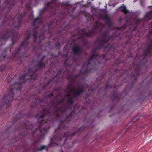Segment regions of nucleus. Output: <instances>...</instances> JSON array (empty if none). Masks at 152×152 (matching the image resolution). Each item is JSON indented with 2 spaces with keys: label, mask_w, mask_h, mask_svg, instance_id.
Segmentation results:
<instances>
[{
  "label": "nucleus",
  "mask_w": 152,
  "mask_h": 152,
  "mask_svg": "<svg viewBox=\"0 0 152 152\" xmlns=\"http://www.w3.org/2000/svg\"><path fill=\"white\" fill-rule=\"evenodd\" d=\"M37 123L32 124L28 121H23L22 126H16L14 128L15 130H20L18 135L12 138L10 142L8 144V146H11L9 149V152H28L31 150L40 151L45 149L46 152H48V148L50 146H61L65 145L66 142L62 139L61 137L58 132H55L56 134L54 136L50 139V143L47 146L41 145L39 147L38 146L39 144V141L37 140L33 142L32 145L30 147L28 142L24 139L26 137H31L33 138H37L39 139H44L49 128L48 129L47 132L43 135L44 128L41 125L40 127H38L35 129L33 125H37Z\"/></svg>",
  "instance_id": "f257e3e1"
},
{
  "label": "nucleus",
  "mask_w": 152,
  "mask_h": 152,
  "mask_svg": "<svg viewBox=\"0 0 152 152\" xmlns=\"http://www.w3.org/2000/svg\"><path fill=\"white\" fill-rule=\"evenodd\" d=\"M55 20H52L49 23H47L43 25L42 30L44 32L42 33L38 36V41H37V32L33 30H30L28 32L27 37L24 38L23 41L21 45L16 48L15 49L12 55L10 56L8 55H5L3 57L4 61L7 62H11L13 61H17L19 58H22L23 57H26L27 56L25 55V53L22 51V49L24 50L28 45L29 42H28V39L30 36L32 35L34 37V42L40 43L41 40L44 39L45 37V32H47V34H50V37L53 36V31H55L57 28V26H55Z\"/></svg>",
  "instance_id": "f03ea898"
},
{
  "label": "nucleus",
  "mask_w": 152,
  "mask_h": 152,
  "mask_svg": "<svg viewBox=\"0 0 152 152\" xmlns=\"http://www.w3.org/2000/svg\"><path fill=\"white\" fill-rule=\"evenodd\" d=\"M58 96H56L53 100L49 103L47 104V105L43 108L41 111L42 115H37L36 118L38 121L37 125H33L36 129L39 126L42 125L44 128V132L43 135L47 132L48 129L50 127V124L48 122H52L53 120H58V114L59 113L60 107H58V104L63 103L64 99L61 98V95L60 96L61 98L58 99Z\"/></svg>",
  "instance_id": "7ed1b4c3"
},
{
  "label": "nucleus",
  "mask_w": 152,
  "mask_h": 152,
  "mask_svg": "<svg viewBox=\"0 0 152 152\" xmlns=\"http://www.w3.org/2000/svg\"><path fill=\"white\" fill-rule=\"evenodd\" d=\"M38 70L33 67H31L28 70L27 73H23L20 76L18 81L13 84L10 89L7 91V95L3 98V101L0 105V113H1V110L4 107L7 108L11 105V102L14 100V91H19L21 89L22 87V83H25L26 81V76L28 75L30 79H36L37 75L35 73Z\"/></svg>",
  "instance_id": "20e7f679"
},
{
  "label": "nucleus",
  "mask_w": 152,
  "mask_h": 152,
  "mask_svg": "<svg viewBox=\"0 0 152 152\" xmlns=\"http://www.w3.org/2000/svg\"><path fill=\"white\" fill-rule=\"evenodd\" d=\"M69 1H67L64 3H59V0H52L51 1L47 3V5L49 6L52 12L55 14H58V17H61L68 13L72 14L76 7H73L72 4H69Z\"/></svg>",
  "instance_id": "39448f33"
},
{
  "label": "nucleus",
  "mask_w": 152,
  "mask_h": 152,
  "mask_svg": "<svg viewBox=\"0 0 152 152\" xmlns=\"http://www.w3.org/2000/svg\"><path fill=\"white\" fill-rule=\"evenodd\" d=\"M75 101L73 97H71L69 98L67 100V103L69 104L68 105H62L61 107L59 113L58 114V120H53V122H60L61 123L65 121L66 119L72 118L73 116L72 114L75 113L74 110H72V104Z\"/></svg>",
  "instance_id": "423d86ee"
},
{
  "label": "nucleus",
  "mask_w": 152,
  "mask_h": 152,
  "mask_svg": "<svg viewBox=\"0 0 152 152\" xmlns=\"http://www.w3.org/2000/svg\"><path fill=\"white\" fill-rule=\"evenodd\" d=\"M110 39V37L108 33L106 32H103L102 35V38H98L95 41L94 44L97 42V45L92 50V55L91 56L94 58L95 60H96L97 57H99L101 59V61L103 60L105 56V55L103 54L99 56V53H97V50L98 49H105L106 46L105 45V44L107 43L108 40Z\"/></svg>",
  "instance_id": "0eeeda50"
},
{
  "label": "nucleus",
  "mask_w": 152,
  "mask_h": 152,
  "mask_svg": "<svg viewBox=\"0 0 152 152\" xmlns=\"http://www.w3.org/2000/svg\"><path fill=\"white\" fill-rule=\"evenodd\" d=\"M92 123V122L90 123L89 121H88L86 124H85L84 125L81 126L77 129L76 131L72 132L70 133H69L68 132L66 133L62 129H61L60 125L59 124H58V128L55 129V132H58L62 139L66 142L65 143V145L68 140H71V138L75 135H79L83 131L88 124L91 126Z\"/></svg>",
  "instance_id": "6e6552de"
},
{
  "label": "nucleus",
  "mask_w": 152,
  "mask_h": 152,
  "mask_svg": "<svg viewBox=\"0 0 152 152\" xmlns=\"http://www.w3.org/2000/svg\"><path fill=\"white\" fill-rule=\"evenodd\" d=\"M22 113L23 111L20 112L12 120L11 122V124H12V125L7 126L5 131L3 132H0V143L2 141L4 140V138L6 137H8L9 136V134L12 132V126L15 124V122L18 119L23 118L25 116L30 118H31L33 116L32 114L30 113L24 114H22Z\"/></svg>",
  "instance_id": "1a4fd4ad"
},
{
  "label": "nucleus",
  "mask_w": 152,
  "mask_h": 152,
  "mask_svg": "<svg viewBox=\"0 0 152 152\" xmlns=\"http://www.w3.org/2000/svg\"><path fill=\"white\" fill-rule=\"evenodd\" d=\"M54 15L55 13L52 12L49 6L47 5V4L41 10L39 13L40 16L34 19L32 23L33 26L35 27L36 25L42 23V20L44 19L45 20H46Z\"/></svg>",
  "instance_id": "9d476101"
},
{
  "label": "nucleus",
  "mask_w": 152,
  "mask_h": 152,
  "mask_svg": "<svg viewBox=\"0 0 152 152\" xmlns=\"http://www.w3.org/2000/svg\"><path fill=\"white\" fill-rule=\"evenodd\" d=\"M53 96V93L49 94L47 96L44 97L42 98L37 97V95L35 94H34L33 95H29L26 96V98L24 100H25L27 103H28L29 101H32L31 108V109L35 107L37 104L41 102H43L47 103L49 99Z\"/></svg>",
  "instance_id": "9b49d317"
},
{
  "label": "nucleus",
  "mask_w": 152,
  "mask_h": 152,
  "mask_svg": "<svg viewBox=\"0 0 152 152\" xmlns=\"http://www.w3.org/2000/svg\"><path fill=\"white\" fill-rule=\"evenodd\" d=\"M45 55L39 54L38 55L37 58L39 59V60L37 61V64L35 65L36 67L39 68H44L45 67L48 63L47 61L42 62V61L45 57Z\"/></svg>",
  "instance_id": "f8f14e48"
},
{
  "label": "nucleus",
  "mask_w": 152,
  "mask_h": 152,
  "mask_svg": "<svg viewBox=\"0 0 152 152\" xmlns=\"http://www.w3.org/2000/svg\"><path fill=\"white\" fill-rule=\"evenodd\" d=\"M73 54L78 56H80L83 53L82 47L75 44H74L72 48Z\"/></svg>",
  "instance_id": "ddd939ff"
},
{
  "label": "nucleus",
  "mask_w": 152,
  "mask_h": 152,
  "mask_svg": "<svg viewBox=\"0 0 152 152\" xmlns=\"http://www.w3.org/2000/svg\"><path fill=\"white\" fill-rule=\"evenodd\" d=\"M78 34H82V35L80 36V37L82 38L83 39H85V37L83 36H85L88 37H91L92 36L93 34V32L92 30L89 31L87 32H85L83 31L82 29L78 31Z\"/></svg>",
  "instance_id": "4468645a"
},
{
  "label": "nucleus",
  "mask_w": 152,
  "mask_h": 152,
  "mask_svg": "<svg viewBox=\"0 0 152 152\" xmlns=\"http://www.w3.org/2000/svg\"><path fill=\"white\" fill-rule=\"evenodd\" d=\"M84 91L83 87V86H81L78 87L75 91H73L71 90V92H73L74 96L76 97L80 96Z\"/></svg>",
  "instance_id": "2eb2a0df"
},
{
  "label": "nucleus",
  "mask_w": 152,
  "mask_h": 152,
  "mask_svg": "<svg viewBox=\"0 0 152 152\" xmlns=\"http://www.w3.org/2000/svg\"><path fill=\"white\" fill-rule=\"evenodd\" d=\"M122 95V93H118L116 91H115L112 94L111 98L113 101L116 100L119 101Z\"/></svg>",
  "instance_id": "dca6fc26"
},
{
  "label": "nucleus",
  "mask_w": 152,
  "mask_h": 152,
  "mask_svg": "<svg viewBox=\"0 0 152 152\" xmlns=\"http://www.w3.org/2000/svg\"><path fill=\"white\" fill-rule=\"evenodd\" d=\"M60 40L61 37H58L56 36V37L53 38V40L56 41L57 42H58V43H56L54 45L53 47H50V48L52 49L54 48H56V49H60L61 47L60 44L59 43V42Z\"/></svg>",
  "instance_id": "f3484780"
},
{
  "label": "nucleus",
  "mask_w": 152,
  "mask_h": 152,
  "mask_svg": "<svg viewBox=\"0 0 152 152\" xmlns=\"http://www.w3.org/2000/svg\"><path fill=\"white\" fill-rule=\"evenodd\" d=\"M58 31L57 32H56V34L57 35L56 36L58 35H59L60 34H61L62 33H64V32H63L64 30L63 29V27L62 26H61L60 27H58L57 28Z\"/></svg>",
  "instance_id": "a211bd4d"
},
{
  "label": "nucleus",
  "mask_w": 152,
  "mask_h": 152,
  "mask_svg": "<svg viewBox=\"0 0 152 152\" xmlns=\"http://www.w3.org/2000/svg\"><path fill=\"white\" fill-rule=\"evenodd\" d=\"M50 80H48L47 81V82L44 84V83H42L41 86H42L41 87V89L42 90H45L46 88L48 87V86L50 85Z\"/></svg>",
  "instance_id": "6ab92c4d"
},
{
  "label": "nucleus",
  "mask_w": 152,
  "mask_h": 152,
  "mask_svg": "<svg viewBox=\"0 0 152 152\" xmlns=\"http://www.w3.org/2000/svg\"><path fill=\"white\" fill-rule=\"evenodd\" d=\"M124 7V8L122 9L121 10V11H122L124 13H128L129 12V11L127 10L126 9V7L124 5V4H122V5L121 6L119 7L118 8H117V9L118 10H119L122 7Z\"/></svg>",
  "instance_id": "aec40b11"
},
{
  "label": "nucleus",
  "mask_w": 152,
  "mask_h": 152,
  "mask_svg": "<svg viewBox=\"0 0 152 152\" xmlns=\"http://www.w3.org/2000/svg\"><path fill=\"white\" fill-rule=\"evenodd\" d=\"M89 71L85 68L83 69L82 67L81 69L79 70L78 71V73L80 75L86 73V72H89Z\"/></svg>",
  "instance_id": "412c9836"
},
{
  "label": "nucleus",
  "mask_w": 152,
  "mask_h": 152,
  "mask_svg": "<svg viewBox=\"0 0 152 152\" xmlns=\"http://www.w3.org/2000/svg\"><path fill=\"white\" fill-rule=\"evenodd\" d=\"M64 72V70H58L57 71L56 70V72H55V73L54 76L55 77L57 76Z\"/></svg>",
  "instance_id": "4be33fe9"
},
{
  "label": "nucleus",
  "mask_w": 152,
  "mask_h": 152,
  "mask_svg": "<svg viewBox=\"0 0 152 152\" xmlns=\"http://www.w3.org/2000/svg\"><path fill=\"white\" fill-rule=\"evenodd\" d=\"M90 63L89 61H87L86 62L84 63L83 66H82V68L83 69L85 68L87 70H88V66L90 64Z\"/></svg>",
  "instance_id": "5701e85b"
},
{
  "label": "nucleus",
  "mask_w": 152,
  "mask_h": 152,
  "mask_svg": "<svg viewBox=\"0 0 152 152\" xmlns=\"http://www.w3.org/2000/svg\"><path fill=\"white\" fill-rule=\"evenodd\" d=\"M105 23L107 24H109L110 23V20L109 18L108 17H106L104 18Z\"/></svg>",
  "instance_id": "b1692460"
},
{
  "label": "nucleus",
  "mask_w": 152,
  "mask_h": 152,
  "mask_svg": "<svg viewBox=\"0 0 152 152\" xmlns=\"http://www.w3.org/2000/svg\"><path fill=\"white\" fill-rule=\"evenodd\" d=\"M6 68V66L5 65H1L0 66V72L3 71Z\"/></svg>",
  "instance_id": "393cba45"
},
{
  "label": "nucleus",
  "mask_w": 152,
  "mask_h": 152,
  "mask_svg": "<svg viewBox=\"0 0 152 152\" xmlns=\"http://www.w3.org/2000/svg\"><path fill=\"white\" fill-rule=\"evenodd\" d=\"M112 87V86L111 85L107 86L106 85V87L104 88V91H105L107 89H110Z\"/></svg>",
  "instance_id": "a878e982"
},
{
  "label": "nucleus",
  "mask_w": 152,
  "mask_h": 152,
  "mask_svg": "<svg viewBox=\"0 0 152 152\" xmlns=\"http://www.w3.org/2000/svg\"><path fill=\"white\" fill-rule=\"evenodd\" d=\"M140 116L137 115L135 116L133 119V121H137L140 119Z\"/></svg>",
  "instance_id": "bb28decb"
},
{
  "label": "nucleus",
  "mask_w": 152,
  "mask_h": 152,
  "mask_svg": "<svg viewBox=\"0 0 152 152\" xmlns=\"http://www.w3.org/2000/svg\"><path fill=\"white\" fill-rule=\"evenodd\" d=\"M94 59V58L91 56L89 58H88L87 61H89L91 63Z\"/></svg>",
  "instance_id": "cd10ccee"
},
{
  "label": "nucleus",
  "mask_w": 152,
  "mask_h": 152,
  "mask_svg": "<svg viewBox=\"0 0 152 152\" xmlns=\"http://www.w3.org/2000/svg\"><path fill=\"white\" fill-rule=\"evenodd\" d=\"M118 2H116V3H114L113 4H108V5L109 6H112L113 7H114L115 6L116 4H118Z\"/></svg>",
  "instance_id": "c85d7f7f"
},
{
  "label": "nucleus",
  "mask_w": 152,
  "mask_h": 152,
  "mask_svg": "<svg viewBox=\"0 0 152 152\" xmlns=\"http://www.w3.org/2000/svg\"><path fill=\"white\" fill-rule=\"evenodd\" d=\"M89 42L86 40L83 42V46H86L88 44Z\"/></svg>",
  "instance_id": "c756f323"
},
{
  "label": "nucleus",
  "mask_w": 152,
  "mask_h": 152,
  "mask_svg": "<svg viewBox=\"0 0 152 152\" xmlns=\"http://www.w3.org/2000/svg\"><path fill=\"white\" fill-rule=\"evenodd\" d=\"M83 0H82L81 1H79V2H76V3H75L72 4V5H77V4H79L80 6H81V4H80V3L81 2H83Z\"/></svg>",
  "instance_id": "7c9ffc66"
},
{
  "label": "nucleus",
  "mask_w": 152,
  "mask_h": 152,
  "mask_svg": "<svg viewBox=\"0 0 152 152\" xmlns=\"http://www.w3.org/2000/svg\"><path fill=\"white\" fill-rule=\"evenodd\" d=\"M94 69L95 70H97L98 69V67L97 66L96 63L94 64Z\"/></svg>",
  "instance_id": "2f4dec72"
},
{
  "label": "nucleus",
  "mask_w": 152,
  "mask_h": 152,
  "mask_svg": "<svg viewBox=\"0 0 152 152\" xmlns=\"http://www.w3.org/2000/svg\"><path fill=\"white\" fill-rule=\"evenodd\" d=\"M68 144L67 145H67V146L69 148H70L72 147L71 146L69 145V143H71L72 144V145H73V142H68Z\"/></svg>",
  "instance_id": "473e14b6"
},
{
  "label": "nucleus",
  "mask_w": 152,
  "mask_h": 152,
  "mask_svg": "<svg viewBox=\"0 0 152 152\" xmlns=\"http://www.w3.org/2000/svg\"><path fill=\"white\" fill-rule=\"evenodd\" d=\"M80 75L79 73H78L76 75H75L74 77H75V78H77L79 77L80 76Z\"/></svg>",
  "instance_id": "72a5a7b5"
},
{
  "label": "nucleus",
  "mask_w": 152,
  "mask_h": 152,
  "mask_svg": "<svg viewBox=\"0 0 152 152\" xmlns=\"http://www.w3.org/2000/svg\"><path fill=\"white\" fill-rule=\"evenodd\" d=\"M68 89H71V85H68Z\"/></svg>",
  "instance_id": "f704fd0d"
},
{
  "label": "nucleus",
  "mask_w": 152,
  "mask_h": 152,
  "mask_svg": "<svg viewBox=\"0 0 152 152\" xmlns=\"http://www.w3.org/2000/svg\"><path fill=\"white\" fill-rule=\"evenodd\" d=\"M133 55L132 54H130L129 56V57L130 58L133 57Z\"/></svg>",
  "instance_id": "c9c22d12"
},
{
  "label": "nucleus",
  "mask_w": 152,
  "mask_h": 152,
  "mask_svg": "<svg viewBox=\"0 0 152 152\" xmlns=\"http://www.w3.org/2000/svg\"><path fill=\"white\" fill-rule=\"evenodd\" d=\"M87 3L88 4H89L91 2L89 0H88L87 1Z\"/></svg>",
  "instance_id": "e433bc0d"
},
{
  "label": "nucleus",
  "mask_w": 152,
  "mask_h": 152,
  "mask_svg": "<svg viewBox=\"0 0 152 152\" xmlns=\"http://www.w3.org/2000/svg\"><path fill=\"white\" fill-rule=\"evenodd\" d=\"M62 42H61V44L62 45L64 44V39H62Z\"/></svg>",
  "instance_id": "4c0bfd02"
},
{
  "label": "nucleus",
  "mask_w": 152,
  "mask_h": 152,
  "mask_svg": "<svg viewBox=\"0 0 152 152\" xmlns=\"http://www.w3.org/2000/svg\"><path fill=\"white\" fill-rule=\"evenodd\" d=\"M75 34H73L72 35V38H74L75 37Z\"/></svg>",
  "instance_id": "58836bf2"
},
{
  "label": "nucleus",
  "mask_w": 152,
  "mask_h": 152,
  "mask_svg": "<svg viewBox=\"0 0 152 152\" xmlns=\"http://www.w3.org/2000/svg\"><path fill=\"white\" fill-rule=\"evenodd\" d=\"M140 21V20H139V19H138L137 20V21H136V23H138Z\"/></svg>",
  "instance_id": "ea45409f"
},
{
  "label": "nucleus",
  "mask_w": 152,
  "mask_h": 152,
  "mask_svg": "<svg viewBox=\"0 0 152 152\" xmlns=\"http://www.w3.org/2000/svg\"><path fill=\"white\" fill-rule=\"evenodd\" d=\"M72 77H73V75H72V74H71V75H70V77L71 78H73Z\"/></svg>",
  "instance_id": "a19ab883"
},
{
  "label": "nucleus",
  "mask_w": 152,
  "mask_h": 152,
  "mask_svg": "<svg viewBox=\"0 0 152 152\" xmlns=\"http://www.w3.org/2000/svg\"><path fill=\"white\" fill-rule=\"evenodd\" d=\"M97 63L99 64H100L101 63V61L100 60H98L97 61Z\"/></svg>",
  "instance_id": "79ce46f5"
},
{
  "label": "nucleus",
  "mask_w": 152,
  "mask_h": 152,
  "mask_svg": "<svg viewBox=\"0 0 152 152\" xmlns=\"http://www.w3.org/2000/svg\"><path fill=\"white\" fill-rule=\"evenodd\" d=\"M85 137H84L82 140V141H84L85 140Z\"/></svg>",
  "instance_id": "37998d69"
},
{
  "label": "nucleus",
  "mask_w": 152,
  "mask_h": 152,
  "mask_svg": "<svg viewBox=\"0 0 152 152\" xmlns=\"http://www.w3.org/2000/svg\"><path fill=\"white\" fill-rule=\"evenodd\" d=\"M86 5H82V7H86Z\"/></svg>",
  "instance_id": "c03bdc74"
},
{
  "label": "nucleus",
  "mask_w": 152,
  "mask_h": 152,
  "mask_svg": "<svg viewBox=\"0 0 152 152\" xmlns=\"http://www.w3.org/2000/svg\"><path fill=\"white\" fill-rule=\"evenodd\" d=\"M66 96H67L68 97H69L70 96V95L69 94H67V95H66Z\"/></svg>",
  "instance_id": "a18cd8bd"
},
{
  "label": "nucleus",
  "mask_w": 152,
  "mask_h": 152,
  "mask_svg": "<svg viewBox=\"0 0 152 152\" xmlns=\"http://www.w3.org/2000/svg\"><path fill=\"white\" fill-rule=\"evenodd\" d=\"M86 96L87 97H88V96H89V94H86Z\"/></svg>",
  "instance_id": "49530a36"
},
{
  "label": "nucleus",
  "mask_w": 152,
  "mask_h": 152,
  "mask_svg": "<svg viewBox=\"0 0 152 152\" xmlns=\"http://www.w3.org/2000/svg\"><path fill=\"white\" fill-rule=\"evenodd\" d=\"M41 92L40 91H39L38 93L39 94H41Z\"/></svg>",
  "instance_id": "de8ad7c7"
},
{
  "label": "nucleus",
  "mask_w": 152,
  "mask_h": 152,
  "mask_svg": "<svg viewBox=\"0 0 152 152\" xmlns=\"http://www.w3.org/2000/svg\"><path fill=\"white\" fill-rule=\"evenodd\" d=\"M60 152H63V150H62V149H61Z\"/></svg>",
  "instance_id": "09e8293b"
},
{
  "label": "nucleus",
  "mask_w": 152,
  "mask_h": 152,
  "mask_svg": "<svg viewBox=\"0 0 152 152\" xmlns=\"http://www.w3.org/2000/svg\"><path fill=\"white\" fill-rule=\"evenodd\" d=\"M50 42H48V45H50Z\"/></svg>",
  "instance_id": "8fccbe9b"
},
{
  "label": "nucleus",
  "mask_w": 152,
  "mask_h": 152,
  "mask_svg": "<svg viewBox=\"0 0 152 152\" xmlns=\"http://www.w3.org/2000/svg\"><path fill=\"white\" fill-rule=\"evenodd\" d=\"M107 95V94H105V93L104 94H103V95Z\"/></svg>",
  "instance_id": "3c124183"
},
{
  "label": "nucleus",
  "mask_w": 152,
  "mask_h": 152,
  "mask_svg": "<svg viewBox=\"0 0 152 152\" xmlns=\"http://www.w3.org/2000/svg\"><path fill=\"white\" fill-rule=\"evenodd\" d=\"M11 48H10V52H11Z\"/></svg>",
  "instance_id": "603ef678"
},
{
  "label": "nucleus",
  "mask_w": 152,
  "mask_h": 152,
  "mask_svg": "<svg viewBox=\"0 0 152 152\" xmlns=\"http://www.w3.org/2000/svg\"><path fill=\"white\" fill-rule=\"evenodd\" d=\"M85 120H87V118H85Z\"/></svg>",
  "instance_id": "864d4df0"
},
{
  "label": "nucleus",
  "mask_w": 152,
  "mask_h": 152,
  "mask_svg": "<svg viewBox=\"0 0 152 152\" xmlns=\"http://www.w3.org/2000/svg\"><path fill=\"white\" fill-rule=\"evenodd\" d=\"M136 0H134V1H133V2H135L136 1Z\"/></svg>",
  "instance_id": "5fc2aeb1"
},
{
  "label": "nucleus",
  "mask_w": 152,
  "mask_h": 152,
  "mask_svg": "<svg viewBox=\"0 0 152 152\" xmlns=\"http://www.w3.org/2000/svg\"><path fill=\"white\" fill-rule=\"evenodd\" d=\"M152 80V77H151V79H150V80Z\"/></svg>",
  "instance_id": "6e6d98bb"
},
{
  "label": "nucleus",
  "mask_w": 152,
  "mask_h": 152,
  "mask_svg": "<svg viewBox=\"0 0 152 152\" xmlns=\"http://www.w3.org/2000/svg\"><path fill=\"white\" fill-rule=\"evenodd\" d=\"M148 7H152V6H149Z\"/></svg>",
  "instance_id": "4d7b16f0"
},
{
  "label": "nucleus",
  "mask_w": 152,
  "mask_h": 152,
  "mask_svg": "<svg viewBox=\"0 0 152 152\" xmlns=\"http://www.w3.org/2000/svg\"><path fill=\"white\" fill-rule=\"evenodd\" d=\"M133 47V46H132L131 47V48H132Z\"/></svg>",
  "instance_id": "13d9d810"
},
{
  "label": "nucleus",
  "mask_w": 152,
  "mask_h": 152,
  "mask_svg": "<svg viewBox=\"0 0 152 152\" xmlns=\"http://www.w3.org/2000/svg\"><path fill=\"white\" fill-rule=\"evenodd\" d=\"M0 152H1V150L0 151Z\"/></svg>",
  "instance_id": "bf43d9fd"
},
{
  "label": "nucleus",
  "mask_w": 152,
  "mask_h": 152,
  "mask_svg": "<svg viewBox=\"0 0 152 152\" xmlns=\"http://www.w3.org/2000/svg\"><path fill=\"white\" fill-rule=\"evenodd\" d=\"M119 20H121V19H119Z\"/></svg>",
  "instance_id": "052dcab7"
},
{
  "label": "nucleus",
  "mask_w": 152,
  "mask_h": 152,
  "mask_svg": "<svg viewBox=\"0 0 152 152\" xmlns=\"http://www.w3.org/2000/svg\"><path fill=\"white\" fill-rule=\"evenodd\" d=\"M110 117H111V115H110Z\"/></svg>",
  "instance_id": "680f3d73"
}]
</instances>
